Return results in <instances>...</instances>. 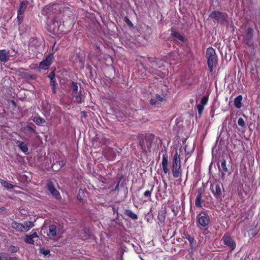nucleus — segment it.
Returning a JSON list of instances; mask_svg holds the SVG:
<instances>
[{
	"instance_id": "obj_10",
	"label": "nucleus",
	"mask_w": 260,
	"mask_h": 260,
	"mask_svg": "<svg viewBox=\"0 0 260 260\" xmlns=\"http://www.w3.org/2000/svg\"><path fill=\"white\" fill-rule=\"evenodd\" d=\"M222 240L224 243L229 246H230L232 249H234L236 247V243L233 241L232 238L230 236H224L222 237Z\"/></svg>"
},
{
	"instance_id": "obj_5",
	"label": "nucleus",
	"mask_w": 260,
	"mask_h": 260,
	"mask_svg": "<svg viewBox=\"0 0 260 260\" xmlns=\"http://www.w3.org/2000/svg\"><path fill=\"white\" fill-rule=\"evenodd\" d=\"M198 222L202 227H206L210 223V218L209 216L205 213H200L197 216Z\"/></svg>"
},
{
	"instance_id": "obj_41",
	"label": "nucleus",
	"mask_w": 260,
	"mask_h": 260,
	"mask_svg": "<svg viewBox=\"0 0 260 260\" xmlns=\"http://www.w3.org/2000/svg\"><path fill=\"white\" fill-rule=\"evenodd\" d=\"M156 98L157 100H158V101H161V102L163 101V100H164V98L159 95H156Z\"/></svg>"
},
{
	"instance_id": "obj_35",
	"label": "nucleus",
	"mask_w": 260,
	"mask_h": 260,
	"mask_svg": "<svg viewBox=\"0 0 260 260\" xmlns=\"http://www.w3.org/2000/svg\"><path fill=\"white\" fill-rule=\"evenodd\" d=\"M238 124L241 126L242 127H244L245 126V123L243 118H240L238 120Z\"/></svg>"
},
{
	"instance_id": "obj_9",
	"label": "nucleus",
	"mask_w": 260,
	"mask_h": 260,
	"mask_svg": "<svg viewBox=\"0 0 260 260\" xmlns=\"http://www.w3.org/2000/svg\"><path fill=\"white\" fill-rule=\"evenodd\" d=\"M72 87H73V92L74 93V97L76 102L81 103V94L78 92V86L77 83L72 82Z\"/></svg>"
},
{
	"instance_id": "obj_11",
	"label": "nucleus",
	"mask_w": 260,
	"mask_h": 260,
	"mask_svg": "<svg viewBox=\"0 0 260 260\" xmlns=\"http://www.w3.org/2000/svg\"><path fill=\"white\" fill-rule=\"evenodd\" d=\"M10 58L9 51L4 49L0 51V61L2 62H6Z\"/></svg>"
},
{
	"instance_id": "obj_45",
	"label": "nucleus",
	"mask_w": 260,
	"mask_h": 260,
	"mask_svg": "<svg viewBox=\"0 0 260 260\" xmlns=\"http://www.w3.org/2000/svg\"><path fill=\"white\" fill-rule=\"evenodd\" d=\"M49 77H50V79H51V78H54V75H50L49 76Z\"/></svg>"
},
{
	"instance_id": "obj_23",
	"label": "nucleus",
	"mask_w": 260,
	"mask_h": 260,
	"mask_svg": "<svg viewBox=\"0 0 260 260\" xmlns=\"http://www.w3.org/2000/svg\"><path fill=\"white\" fill-rule=\"evenodd\" d=\"M124 214L133 220H137L138 219V216L131 210H125Z\"/></svg>"
},
{
	"instance_id": "obj_34",
	"label": "nucleus",
	"mask_w": 260,
	"mask_h": 260,
	"mask_svg": "<svg viewBox=\"0 0 260 260\" xmlns=\"http://www.w3.org/2000/svg\"><path fill=\"white\" fill-rule=\"evenodd\" d=\"M84 190L81 189H80L78 190V197H77L79 201H82V197H84Z\"/></svg>"
},
{
	"instance_id": "obj_18",
	"label": "nucleus",
	"mask_w": 260,
	"mask_h": 260,
	"mask_svg": "<svg viewBox=\"0 0 260 260\" xmlns=\"http://www.w3.org/2000/svg\"><path fill=\"white\" fill-rule=\"evenodd\" d=\"M12 227L13 229H16L17 231L19 232H24V226H23V224L17 222L16 221H13L12 223Z\"/></svg>"
},
{
	"instance_id": "obj_7",
	"label": "nucleus",
	"mask_w": 260,
	"mask_h": 260,
	"mask_svg": "<svg viewBox=\"0 0 260 260\" xmlns=\"http://www.w3.org/2000/svg\"><path fill=\"white\" fill-rule=\"evenodd\" d=\"M210 189L216 198L221 196V185L218 183H213L211 185Z\"/></svg>"
},
{
	"instance_id": "obj_40",
	"label": "nucleus",
	"mask_w": 260,
	"mask_h": 260,
	"mask_svg": "<svg viewBox=\"0 0 260 260\" xmlns=\"http://www.w3.org/2000/svg\"><path fill=\"white\" fill-rule=\"evenodd\" d=\"M30 236L33 238H38V234L36 232H34L32 234L30 235Z\"/></svg>"
},
{
	"instance_id": "obj_30",
	"label": "nucleus",
	"mask_w": 260,
	"mask_h": 260,
	"mask_svg": "<svg viewBox=\"0 0 260 260\" xmlns=\"http://www.w3.org/2000/svg\"><path fill=\"white\" fill-rule=\"evenodd\" d=\"M157 218L159 221L161 223L164 222L165 219V213L162 211L159 212L158 214Z\"/></svg>"
},
{
	"instance_id": "obj_26",
	"label": "nucleus",
	"mask_w": 260,
	"mask_h": 260,
	"mask_svg": "<svg viewBox=\"0 0 260 260\" xmlns=\"http://www.w3.org/2000/svg\"><path fill=\"white\" fill-rule=\"evenodd\" d=\"M1 184L2 186H3L8 189H12L14 187V186L13 184H11L7 181H5L4 180H1Z\"/></svg>"
},
{
	"instance_id": "obj_12",
	"label": "nucleus",
	"mask_w": 260,
	"mask_h": 260,
	"mask_svg": "<svg viewBox=\"0 0 260 260\" xmlns=\"http://www.w3.org/2000/svg\"><path fill=\"white\" fill-rule=\"evenodd\" d=\"M141 148L144 152H147L151 147V143L147 139H143L140 142Z\"/></svg>"
},
{
	"instance_id": "obj_3",
	"label": "nucleus",
	"mask_w": 260,
	"mask_h": 260,
	"mask_svg": "<svg viewBox=\"0 0 260 260\" xmlns=\"http://www.w3.org/2000/svg\"><path fill=\"white\" fill-rule=\"evenodd\" d=\"M210 17L223 24L228 23L227 14L219 11L212 12L210 15Z\"/></svg>"
},
{
	"instance_id": "obj_22",
	"label": "nucleus",
	"mask_w": 260,
	"mask_h": 260,
	"mask_svg": "<svg viewBox=\"0 0 260 260\" xmlns=\"http://www.w3.org/2000/svg\"><path fill=\"white\" fill-rule=\"evenodd\" d=\"M242 96L241 95H239L237 96L234 100V105L237 108H240L242 107Z\"/></svg>"
},
{
	"instance_id": "obj_36",
	"label": "nucleus",
	"mask_w": 260,
	"mask_h": 260,
	"mask_svg": "<svg viewBox=\"0 0 260 260\" xmlns=\"http://www.w3.org/2000/svg\"><path fill=\"white\" fill-rule=\"evenodd\" d=\"M40 252L44 254V255H47L49 254L50 252V250L48 249H45V248H41L40 249Z\"/></svg>"
},
{
	"instance_id": "obj_8",
	"label": "nucleus",
	"mask_w": 260,
	"mask_h": 260,
	"mask_svg": "<svg viewBox=\"0 0 260 260\" xmlns=\"http://www.w3.org/2000/svg\"><path fill=\"white\" fill-rule=\"evenodd\" d=\"M208 101V96H204L202 98L200 103L197 105V107L199 117L201 116L203 111L204 110V107L205 105L207 104Z\"/></svg>"
},
{
	"instance_id": "obj_14",
	"label": "nucleus",
	"mask_w": 260,
	"mask_h": 260,
	"mask_svg": "<svg viewBox=\"0 0 260 260\" xmlns=\"http://www.w3.org/2000/svg\"><path fill=\"white\" fill-rule=\"evenodd\" d=\"M162 168L164 172L167 174L169 172V169L168 168V156L167 154H164L162 158Z\"/></svg>"
},
{
	"instance_id": "obj_37",
	"label": "nucleus",
	"mask_w": 260,
	"mask_h": 260,
	"mask_svg": "<svg viewBox=\"0 0 260 260\" xmlns=\"http://www.w3.org/2000/svg\"><path fill=\"white\" fill-rule=\"evenodd\" d=\"M25 129H26V131H27L30 133H35L36 132L35 129L30 126H26L25 127Z\"/></svg>"
},
{
	"instance_id": "obj_4",
	"label": "nucleus",
	"mask_w": 260,
	"mask_h": 260,
	"mask_svg": "<svg viewBox=\"0 0 260 260\" xmlns=\"http://www.w3.org/2000/svg\"><path fill=\"white\" fill-rule=\"evenodd\" d=\"M47 188L49 192L51 195L54 197L57 200L61 199V196L56 189L55 186L53 183L51 181H48L47 183Z\"/></svg>"
},
{
	"instance_id": "obj_29",
	"label": "nucleus",
	"mask_w": 260,
	"mask_h": 260,
	"mask_svg": "<svg viewBox=\"0 0 260 260\" xmlns=\"http://www.w3.org/2000/svg\"><path fill=\"white\" fill-rule=\"evenodd\" d=\"M33 238L30 236V235H27L25 236L24 241L30 244H34V240H33Z\"/></svg>"
},
{
	"instance_id": "obj_20",
	"label": "nucleus",
	"mask_w": 260,
	"mask_h": 260,
	"mask_svg": "<svg viewBox=\"0 0 260 260\" xmlns=\"http://www.w3.org/2000/svg\"><path fill=\"white\" fill-rule=\"evenodd\" d=\"M204 203V200H202V193L199 192L196 198L195 201V205L198 207H202V204Z\"/></svg>"
},
{
	"instance_id": "obj_38",
	"label": "nucleus",
	"mask_w": 260,
	"mask_h": 260,
	"mask_svg": "<svg viewBox=\"0 0 260 260\" xmlns=\"http://www.w3.org/2000/svg\"><path fill=\"white\" fill-rule=\"evenodd\" d=\"M151 194V191H149V190L146 191L144 193V195L146 197H150Z\"/></svg>"
},
{
	"instance_id": "obj_39",
	"label": "nucleus",
	"mask_w": 260,
	"mask_h": 260,
	"mask_svg": "<svg viewBox=\"0 0 260 260\" xmlns=\"http://www.w3.org/2000/svg\"><path fill=\"white\" fill-rule=\"evenodd\" d=\"M150 103L152 105H155L156 104V100L154 99H151L150 100Z\"/></svg>"
},
{
	"instance_id": "obj_42",
	"label": "nucleus",
	"mask_w": 260,
	"mask_h": 260,
	"mask_svg": "<svg viewBox=\"0 0 260 260\" xmlns=\"http://www.w3.org/2000/svg\"><path fill=\"white\" fill-rule=\"evenodd\" d=\"M50 32L52 33H56L57 31V29H54L53 28L52 30H50Z\"/></svg>"
},
{
	"instance_id": "obj_46",
	"label": "nucleus",
	"mask_w": 260,
	"mask_h": 260,
	"mask_svg": "<svg viewBox=\"0 0 260 260\" xmlns=\"http://www.w3.org/2000/svg\"><path fill=\"white\" fill-rule=\"evenodd\" d=\"M12 103H13V104L14 105H15V102H13H13H12Z\"/></svg>"
},
{
	"instance_id": "obj_17",
	"label": "nucleus",
	"mask_w": 260,
	"mask_h": 260,
	"mask_svg": "<svg viewBox=\"0 0 260 260\" xmlns=\"http://www.w3.org/2000/svg\"><path fill=\"white\" fill-rule=\"evenodd\" d=\"M16 145L23 152L26 153L27 152V145L24 142L20 141H17Z\"/></svg>"
},
{
	"instance_id": "obj_33",
	"label": "nucleus",
	"mask_w": 260,
	"mask_h": 260,
	"mask_svg": "<svg viewBox=\"0 0 260 260\" xmlns=\"http://www.w3.org/2000/svg\"><path fill=\"white\" fill-rule=\"evenodd\" d=\"M24 14L20 12H17V21L18 24H20L23 19Z\"/></svg>"
},
{
	"instance_id": "obj_2",
	"label": "nucleus",
	"mask_w": 260,
	"mask_h": 260,
	"mask_svg": "<svg viewBox=\"0 0 260 260\" xmlns=\"http://www.w3.org/2000/svg\"><path fill=\"white\" fill-rule=\"evenodd\" d=\"M206 57L208 60V66L210 71H213V67L217 63V57L215 50L212 47H209L206 50Z\"/></svg>"
},
{
	"instance_id": "obj_32",
	"label": "nucleus",
	"mask_w": 260,
	"mask_h": 260,
	"mask_svg": "<svg viewBox=\"0 0 260 260\" xmlns=\"http://www.w3.org/2000/svg\"><path fill=\"white\" fill-rule=\"evenodd\" d=\"M19 248L14 245H11L8 248L9 251L12 253L17 252Z\"/></svg>"
},
{
	"instance_id": "obj_6",
	"label": "nucleus",
	"mask_w": 260,
	"mask_h": 260,
	"mask_svg": "<svg viewBox=\"0 0 260 260\" xmlns=\"http://www.w3.org/2000/svg\"><path fill=\"white\" fill-rule=\"evenodd\" d=\"M53 57L52 54L48 55L45 59L40 62L39 68L43 70H47L51 63Z\"/></svg>"
},
{
	"instance_id": "obj_13",
	"label": "nucleus",
	"mask_w": 260,
	"mask_h": 260,
	"mask_svg": "<svg viewBox=\"0 0 260 260\" xmlns=\"http://www.w3.org/2000/svg\"><path fill=\"white\" fill-rule=\"evenodd\" d=\"M58 232V230L57 229L56 225L55 224H51L48 226L47 236L49 237H54L56 235Z\"/></svg>"
},
{
	"instance_id": "obj_24",
	"label": "nucleus",
	"mask_w": 260,
	"mask_h": 260,
	"mask_svg": "<svg viewBox=\"0 0 260 260\" xmlns=\"http://www.w3.org/2000/svg\"><path fill=\"white\" fill-rule=\"evenodd\" d=\"M34 223L32 221H25L23 224V226H24V232H27L29 231L31 228L34 226Z\"/></svg>"
},
{
	"instance_id": "obj_15",
	"label": "nucleus",
	"mask_w": 260,
	"mask_h": 260,
	"mask_svg": "<svg viewBox=\"0 0 260 260\" xmlns=\"http://www.w3.org/2000/svg\"><path fill=\"white\" fill-rule=\"evenodd\" d=\"M117 153L116 150L109 148L106 152V157L109 160H113L117 155Z\"/></svg>"
},
{
	"instance_id": "obj_43",
	"label": "nucleus",
	"mask_w": 260,
	"mask_h": 260,
	"mask_svg": "<svg viewBox=\"0 0 260 260\" xmlns=\"http://www.w3.org/2000/svg\"><path fill=\"white\" fill-rule=\"evenodd\" d=\"M127 23L129 25H133L132 22L131 21H129V20H128Z\"/></svg>"
},
{
	"instance_id": "obj_27",
	"label": "nucleus",
	"mask_w": 260,
	"mask_h": 260,
	"mask_svg": "<svg viewBox=\"0 0 260 260\" xmlns=\"http://www.w3.org/2000/svg\"><path fill=\"white\" fill-rule=\"evenodd\" d=\"M37 125H42L45 123V120L40 117H36L33 120Z\"/></svg>"
},
{
	"instance_id": "obj_28",
	"label": "nucleus",
	"mask_w": 260,
	"mask_h": 260,
	"mask_svg": "<svg viewBox=\"0 0 260 260\" xmlns=\"http://www.w3.org/2000/svg\"><path fill=\"white\" fill-rule=\"evenodd\" d=\"M172 35L174 37L176 38L177 39H179V40L182 42H184L185 40L184 37L182 35L179 34V32L174 31L172 32Z\"/></svg>"
},
{
	"instance_id": "obj_31",
	"label": "nucleus",
	"mask_w": 260,
	"mask_h": 260,
	"mask_svg": "<svg viewBox=\"0 0 260 260\" xmlns=\"http://www.w3.org/2000/svg\"><path fill=\"white\" fill-rule=\"evenodd\" d=\"M50 84L52 86L53 92L54 93H56L55 88H56V81L54 78H51L50 80Z\"/></svg>"
},
{
	"instance_id": "obj_47",
	"label": "nucleus",
	"mask_w": 260,
	"mask_h": 260,
	"mask_svg": "<svg viewBox=\"0 0 260 260\" xmlns=\"http://www.w3.org/2000/svg\"><path fill=\"white\" fill-rule=\"evenodd\" d=\"M0 260H2L1 258L0 257Z\"/></svg>"
},
{
	"instance_id": "obj_19",
	"label": "nucleus",
	"mask_w": 260,
	"mask_h": 260,
	"mask_svg": "<svg viewBox=\"0 0 260 260\" xmlns=\"http://www.w3.org/2000/svg\"><path fill=\"white\" fill-rule=\"evenodd\" d=\"M183 238L187 239L189 242L190 246L193 248L196 244V241L194 238L190 236L189 234L184 233L183 234Z\"/></svg>"
},
{
	"instance_id": "obj_44",
	"label": "nucleus",
	"mask_w": 260,
	"mask_h": 260,
	"mask_svg": "<svg viewBox=\"0 0 260 260\" xmlns=\"http://www.w3.org/2000/svg\"><path fill=\"white\" fill-rule=\"evenodd\" d=\"M56 24V22H53L50 25V27H51L52 25H55Z\"/></svg>"
},
{
	"instance_id": "obj_1",
	"label": "nucleus",
	"mask_w": 260,
	"mask_h": 260,
	"mask_svg": "<svg viewBox=\"0 0 260 260\" xmlns=\"http://www.w3.org/2000/svg\"><path fill=\"white\" fill-rule=\"evenodd\" d=\"M172 174L174 178H178L181 176L182 170L181 168V160L177 151L175 153L172 162Z\"/></svg>"
},
{
	"instance_id": "obj_25",
	"label": "nucleus",
	"mask_w": 260,
	"mask_h": 260,
	"mask_svg": "<svg viewBox=\"0 0 260 260\" xmlns=\"http://www.w3.org/2000/svg\"><path fill=\"white\" fill-rule=\"evenodd\" d=\"M253 37V30L252 29L249 28L247 30L246 35L245 37V40L247 41L246 43L249 44V41Z\"/></svg>"
},
{
	"instance_id": "obj_21",
	"label": "nucleus",
	"mask_w": 260,
	"mask_h": 260,
	"mask_svg": "<svg viewBox=\"0 0 260 260\" xmlns=\"http://www.w3.org/2000/svg\"><path fill=\"white\" fill-rule=\"evenodd\" d=\"M28 4V3L27 1H23V2H21V3L20 4L19 8L17 10V12H20V13L24 14L26 8H27Z\"/></svg>"
},
{
	"instance_id": "obj_16",
	"label": "nucleus",
	"mask_w": 260,
	"mask_h": 260,
	"mask_svg": "<svg viewBox=\"0 0 260 260\" xmlns=\"http://www.w3.org/2000/svg\"><path fill=\"white\" fill-rule=\"evenodd\" d=\"M218 169L221 172L222 174V177L223 176V174L225 173L228 172V169L226 167V161L224 159H221L220 160V164H218Z\"/></svg>"
}]
</instances>
